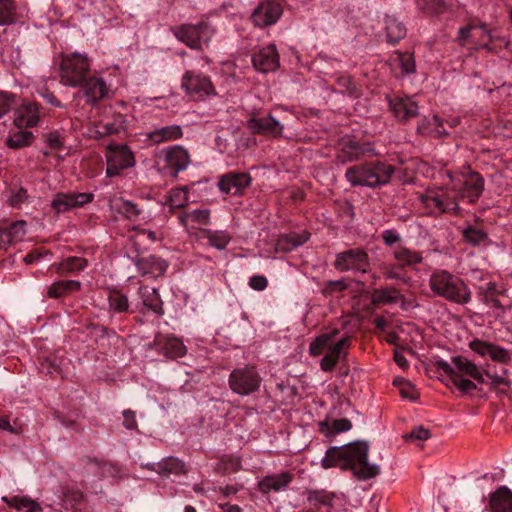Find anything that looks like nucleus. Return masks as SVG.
<instances>
[{
	"label": "nucleus",
	"instance_id": "55",
	"mask_svg": "<svg viewBox=\"0 0 512 512\" xmlns=\"http://www.w3.org/2000/svg\"><path fill=\"white\" fill-rule=\"evenodd\" d=\"M418 6L432 14H439L446 7L444 0H418Z\"/></svg>",
	"mask_w": 512,
	"mask_h": 512
},
{
	"label": "nucleus",
	"instance_id": "5",
	"mask_svg": "<svg viewBox=\"0 0 512 512\" xmlns=\"http://www.w3.org/2000/svg\"><path fill=\"white\" fill-rule=\"evenodd\" d=\"M434 294L457 304H466L471 300V291L464 281L446 270H435L429 279Z\"/></svg>",
	"mask_w": 512,
	"mask_h": 512
},
{
	"label": "nucleus",
	"instance_id": "37",
	"mask_svg": "<svg viewBox=\"0 0 512 512\" xmlns=\"http://www.w3.org/2000/svg\"><path fill=\"white\" fill-rule=\"evenodd\" d=\"M182 128L179 125H169L155 129L148 133V138L153 144L177 140L182 137Z\"/></svg>",
	"mask_w": 512,
	"mask_h": 512
},
{
	"label": "nucleus",
	"instance_id": "46",
	"mask_svg": "<svg viewBox=\"0 0 512 512\" xmlns=\"http://www.w3.org/2000/svg\"><path fill=\"white\" fill-rule=\"evenodd\" d=\"M508 375L509 371L507 369H503L501 374H494L490 371H485V376L490 380V388L497 390L500 393H506V390L501 389V387L509 388L511 385Z\"/></svg>",
	"mask_w": 512,
	"mask_h": 512
},
{
	"label": "nucleus",
	"instance_id": "1",
	"mask_svg": "<svg viewBox=\"0 0 512 512\" xmlns=\"http://www.w3.org/2000/svg\"><path fill=\"white\" fill-rule=\"evenodd\" d=\"M450 182L445 188L428 190L420 195L419 200L428 215L452 214L460 215L462 209L459 199L475 203L484 190L483 177L474 171H468L456 176L449 174Z\"/></svg>",
	"mask_w": 512,
	"mask_h": 512
},
{
	"label": "nucleus",
	"instance_id": "24",
	"mask_svg": "<svg viewBox=\"0 0 512 512\" xmlns=\"http://www.w3.org/2000/svg\"><path fill=\"white\" fill-rule=\"evenodd\" d=\"M293 479L294 474L289 471L267 475L259 481V490L262 493L280 492L285 490Z\"/></svg>",
	"mask_w": 512,
	"mask_h": 512
},
{
	"label": "nucleus",
	"instance_id": "39",
	"mask_svg": "<svg viewBox=\"0 0 512 512\" xmlns=\"http://www.w3.org/2000/svg\"><path fill=\"white\" fill-rule=\"evenodd\" d=\"M157 467V473L160 475H182L186 473L185 463L172 456L163 458L157 463Z\"/></svg>",
	"mask_w": 512,
	"mask_h": 512
},
{
	"label": "nucleus",
	"instance_id": "27",
	"mask_svg": "<svg viewBox=\"0 0 512 512\" xmlns=\"http://www.w3.org/2000/svg\"><path fill=\"white\" fill-rule=\"evenodd\" d=\"M135 265L143 276L151 275L153 277L164 274L168 268V264L165 260L154 255L135 259Z\"/></svg>",
	"mask_w": 512,
	"mask_h": 512
},
{
	"label": "nucleus",
	"instance_id": "28",
	"mask_svg": "<svg viewBox=\"0 0 512 512\" xmlns=\"http://www.w3.org/2000/svg\"><path fill=\"white\" fill-rule=\"evenodd\" d=\"M88 266V261L79 256H69L51 265V269L61 276L77 275Z\"/></svg>",
	"mask_w": 512,
	"mask_h": 512
},
{
	"label": "nucleus",
	"instance_id": "42",
	"mask_svg": "<svg viewBox=\"0 0 512 512\" xmlns=\"http://www.w3.org/2000/svg\"><path fill=\"white\" fill-rule=\"evenodd\" d=\"M202 234L209 245L218 250H224L232 239L231 234L226 230L203 229Z\"/></svg>",
	"mask_w": 512,
	"mask_h": 512
},
{
	"label": "nucleus",
	"instance_id": "35",
	"mask_svg": "<svg viewBox=\"0 0 512 512\" xmlns=\"http://www.w3.org/2000/svg\"><path fill=\"white\" fill-rule=\"evenodd\" d=\"M393 257L404 268H414L423 260L422 254L404 246H397L392 251Z\"/></svg>",
	"mask_w": 512,
	"mask_h": 512
},
{
	"label": "nucleus",
	"instance_id": "19",
	"mask_svg": "<svg viewBox=\"0 0 512 512\" xmlns=\"http://www.w3.org/2000/svg\"><path fill=\"white\" fill-rule=\"evenodd\" d=\"M252 63L256 70L262 73L275 71L279 67V54L276 46L270 44L252 56Z\"/></svg>",
	"mask_w": 512,
	"mask_h": 512
},
{
	"label": "nucleus",
	"instance_id": "43",
	"mask_svg": "<svg viewBox=\"0 0 512 512\" xmlns=\"http://www.w3.org/2000/svg\"><path fill=\"white\" fill-rule=\"evenodd\" d=\"M351 427V421L346 418L336 419L331 423L329 421H322L319 423V430L326 437H332L335 434L346 432L350 430Z\"/></svg>",
	"mask_w": 512,
	"mask_h": 512
},
{
	"label": "nucleus",
	"instance_id": "56",
	"mask_svg": "<svg viewBox=\"0 0 512 512\" xmlns=\"http://www.w3.org/2000/svg\"><path fill=\"white\" fill-rule=\"evenodd\" d=\"M478 27L484 31L485 35L489 39V43L480 44L477 47V49L483 48V49H487L488 51H494V47L492 46V43H494L495 41H500L501 44H503L504 46H508L509 42L507 41V39L505 37H500V36L494 35L491 31L487 30L486 24H481Z\"/></svg>",
	"mask_w": 512,
	"mask_h": 512
},
{
	"label": "nucleus",
	"instance_id": "26",
	"mask_svg": "<svg viewBox=\"0 0 512 512\" xmlns=\"http://www.w3.org/2000/svg\"><path fill=\"white\" fill-rule=\"evenodd\" d=\"M25 234L26 222L23 220L0 226V248L6 249L7 246L21 241Z\"/></svg>",
	"mask_w": 512,
	"mask_h": 512
},
{
	"label": "nucleus",
	"instance_id": "16",
	"mask_svg": "<svg viewBox=\"0 0 512 512\" xmlns=\"http://www.w3.org/2000/svg\"><path fill=\"white\" fill-rule=\"evenodd\" d=\"M283 13L282 6L274 0H266L255 8L252 13V21L255 26L264 28L275 24Z\"/></svg>",
	"mask_w": 512,
	"mask_h": 512
},
{
	"label": "nucleus",
	"instance_id": "10",
	"mask_svg": "<svg viewBox=\"0 0 512 512\" xmlns=\"http://www.w3.org/2000/svg\"><path fill=\"white\" fill-rule=\"evenodd\" d=\"M190 162L188 151L180 145L166 147L158 154V165L171 177H177L178 173L184 171Z\"/></svg>",
	"mask_w": 512,
	"mask_h": 512
},
{
	"label": "nucleus",
	"instance_id": "12",
	"mask_svg": "<svg viewBox=\"0 0 512 512\" xmlns=\"http://www.w3.org/2000/svg\"><path fill=\"white\" fill-rule=\"evenodd\" d=\"M181 87L187 94L199 99L216 94L210 78L197 71H187L182 77Z\"/></svg>",
	"mask_w": 512,
	"mask_h": 512
},
{
	"label": "nucleus",
	"instance_id": "8",
	"mask_svg": "<svg viewBox=\"0 0 512 512\" xmlns=\"http://www.w3.org/2000/svg\"><path fill=\"white\" fill-rule=\"evenodd\" d=\"M172 32L179 41L194 50H203L214 35V29L206 22L182 24L173 27Z\"/></svg>",
	"mask_w": 512,
	"mask_h": 512
},
{
	"label": "nucleus",
	"instance_id": "15",
	"mask_svg": "<svg viewBox=\"0 0 512 512\" xmlns=\"http://www.w3.org/2000/svg\"><path fill=\"white\" fill-rule=\"evenodd\" d=\"M339 146L337 161L341 164L358 161L374 152L369 143H361L351 138H343Z\"/></svg>",
	"mask_w": 512,
	"mask_h": 512
},
{
	"label": "nucleus",
	"instance_id": "18",
	"mask_svg": "<svg viewBox=\"0 0 512 512\" xmlns=\"http://www.w3.org/2000/svg\"><path fill=\"white\" fill-rule=\"evenodd\" d=\"M246 125L253 134L278 137L283 132V125L271 114L266 117L252 116L247 120Z\"/></svg>",
	"mask_w": 512,
	"mask_h": 512
},
{
	"label": "nucleus",
	"instance_id": "44",
	"mask_svg": "<svg viewBox=\"0 0 512 512\" xmlns=\"http://www.w3.org/2000/svg\"><path fill=\"white\" fill-rule=\"evenodd\" d=\"M400 297V292L397 289L386 287L374 290L371 300L373 304L385 305L397 302Z\"/></svg>",
	"mask_w": 512,
	"mask_h": 512
},
{
	"label": "nucleus",
	"instance_id": "22",
	"mask_svg": "<svg viewBox=\"0 0 512 512\" xmlns=\"http://www.w3.org/2000/svg\"><path fill=\"white\" fill-rule=\"evenodd\" d=\"M389 107L395 117L406 122L418 115V104L411 97H395L389 100Z\"/></svg>",
	"mask_w": 512,
	"mask_h": 512
},
{
	"label": "nucleus",
	"instance_id": "63",
	"mask_svg": "<svg viewBox=\"0 0 512 512\" xmlns=\"http://www.w3.org/2000/svg\"><path fill=\"white\" fill-rule=\"evenodd\" d=\"M383 243L387 246H392L401 241V235L392 229L384 230L381 234Z\"/></svg>",
	"mask_w": 512,
	"mask_h": 512
},
{
	"label": "nucleus",
	"instance_id": "52",
	"mask_svg": "<svg viewBox=\"0 0 512 512\" xmlns=\"http://www.w3.org/2000/svg\"><path fill=\"white\" fill-rule=\"evenodd\" d=\"M188 200L187 191L185 188L173 189L169 192L167 203L172 208L183 207Z\"/></svg>",
	"mask_w": 512,
	"mask_h": 512
},
{
	"label": "nucleus",
	"instance_id": "23",
	"mask_svg": "<svg viewBox=\"0 0 512 512\" xmlns=\"http://www.w3.org/2000/svg\"><path fill=\"white\" fill-rule=\"evenodd\" d=\"M334 495L323 490L307 493L308 507L299 512H332Z\"/></svg>",
	"mask_w": 512,
	"mask_h": 512
},
{
	"label": "nucleus",
	"instance_id": "47",
	"mask_svg": "<svg viewBox=\"0 0 512 512\" xmlns=\"http://www.w3.org/2000/svg\"><path fill=\"white\" fill-rule=\"evenodd\" d=\"M109 308L116 313H125L129 309L128 297L119 291H111L108 296Z\"/></svg>",
	"mask_w": 512,
	"mask_h": 512
},
{
	"label": "nucleus",
	"instance_id": "41",
	"mask_svg": "<svg viewBox=\"0 0 512 512\" xmlns=\"http://www.w3.org/2000/svg\"><path fill=\"white\" fill-rule=\"evenodd\" d=\"M34 135L32 132L17 128L11 130L6 138V144L11 149L27 147L32 143Z\"/></svg>",
	"mask_w": 512,
	"mask_h": 512
},
{
	"label": "nucleus",
	"instance_id": "17",
	"mask_svg": "<svg viewBox=\"0 0 512 512\" xmlns=\"http://www.w3.org/2000/svg\"><path fill=\"white\" fill-rule=\"evenodd\" d=\"M469 348L480 356H489L494 362L503 365H510L512 363L511 353L504 347L495 343L474 339L469 343Z\"/></svg>",
	"mask_w": 512,
	"mask_h": 512
},
{
	"label": "nucleus",
	"instance_id": "59",
	"mask_svg": "<svg viewBox=\"0 0 512 512\" xmlns=\"http://www.w3.org/2000/svg\"><path fill=\"white\" fill-rule=\"evenodd\" d=\"M96 127H97L96 132L101 137H104V136H107V135L116 134L120 130L119 125H117L116 123H112V122H107V123L106 122H100Z\"/></svg>",
	"mask_w": 512,
	"mask_h": 512
},
{
	"label": "nucleus",
	"instance_id": "29",
	"mask_svg": "<svg viewBox=\"0 0 512 512\" xmlns=\"http://www.w3.org/2000/svg\"><path fill=\"white\" fill-rule=\"evenodd\" d=\"M491 512H512V491L507 486H500L489 496Z\"/></svg>",
	"mask_w": 512,
	"mask_h": 512
},
{
	"label": "nucleus",
	"instance_id": "11",
	"mask_svg": "<svg viewBox=\"0 0 512 512\" xmlns=\"http://www.w3.org/2000/svg\"><path fill=\"white\" fill-rule=\"evenodd\" d=\"M333 266L340 272L365 274L370 270V257L362 248H351L336 254Z\"/></svg>",
	"mask_w": 512,
	"mask_h": 512
},
{
	"label": "nucleus",
	"instance_id": "53",
	"mask_svg": "<svg viewBox=\"0 0 512 512\" xmlns=\"http://www.w3.org/2000/svg\"><path fill=\"white\" fill-rule=\"evenodd\" d=\"M241 467V461L238 457L223 456L217 466V470L222 473L236 472Z\"/></svg>",
	"mask_w": 512,
	"mask_h": 512
},
{
	"label": "nucleus",
	"instance_id": "9",
	"mask_svg": "<svg viewBox=\"0 0 512 512\" xmlns=\"http://www.w3.org/2000/svg\"><path fill=\"white\" fill-rule=\"evenodd\" d=\"M262 382L255 366L246 365L234 369L229 376L230 389L241 396L250 395L259 390Z\"/></svg>",
	"mask_w": 512,
	"mask_h": 512
},
{
	"label": "nucleus",
	"instance_id": "6",
	"mask_svg": "<svg viewBox=\"0 0 512 512\" xmlns=\"http://www.w3.org/2000/svg\"><path fill=\"white\" fill-rule=\"evenodd\" d=\"M435 365L440 375L445 376L447 381L461 392L468 393L477 388L476 384L465 376L471 377L479 367L466 357L454 356L451 358V363L438 360Z\"/></svg>",
	"mask_w": 512,
	"mask_h": 512
},
{
	"label": "nucleus",
	"instance_id": "7",
	"mask_svg": "<svg viewBox=\"0 0 512 512\" xmlns=\"http://www.w3.org/2000/svg\"><path fill=\"white\" fill-rule=\"evenodd\" d=\"M90 71V62L86 55L74 52L63 54L60 62V83L69 87L81 86Z\"/></svg>",
	"mask_w": 512,
	"mask_h": 512
},
{
	"label": "nucleus",
	"instance_id": "57",
	"mask_svg": "<svg viewBox=\"0 0 512 512\" xmlns=\"http://www.w3.org/2000/svg\"><path fill=\"white\" fill-rule=\"evenodd\" d=\"M431 437V433L428 429H425L423 426H418L414 428L408 435H406V439L412 442H415L417 445H421V443Z\"/></svg>",
	"mask_w": 512,
	"mask_h": 512
},
{
	"label": "nucleus",
	"instance_id": "25",
	"mask_svg": "<svg viewBox=\"0 0 512 512\" xmlns=\"http://www.w3.org/2000/svg\"><path fill=\"white\" fill-rule=\"evenodd\" d=\"M83 87L84 96L87 98V103L96 105L98 101L106 97L108 87L102 78L86 77V80L81 85Z\"/></svg>",
	"mask_w": 512,
	"mask_h": 512
},
{
	"label": "nucleus",
	"instance_id": "36",
	"mask_svg": "<svg viewBox=\"0 0 512 512\" xmlns=\"http://www.w3.org/2000/svg\"><path fill=\"white\" fill-rule=\"evenodd\" d=\"M417 132L422 135H432L434 137H442L447 135L443 121L436 115L424 117L418 124Z\"/></svg>",
	"mask_w": 512,
	"mask_h": 512
},
{
	"label": "nucleus",
	"instance_id": "4",
	"mask_svg": "<svg viewBox=\"0 0 512 512\" xmlns=\"http://www.w3.org/2000/svg\"><path fill=\"white\" fill-rule=\"evenodd\" d=\"M339 332V329L333 328L317 336L309 345V353L314 357L326 352L320 361V368L324 372L333 371L341 357L342 351L350 346L349 337H343L336 343H332V340Z\"/></svg>",
	"mask_w": 512,
	"mask_h": 512
},
{
	"label": "nucleus",
	"instance_id": "54",
	"mask_svg": "<svg viewBox=\"0 0 512 512\" xmlns=\"http://www.w3.org/2000/svg\"><path fill=\"white\" fill-rule=\"evenodd\" d=\"M83 500V494L80 490L74 488H67L64 491L63 501L66 506L74 509Z\"/></svg>",
	"mask_w": 512,
	"mask_h": 512
},
{
	"label": "nucleus",
	"instance_id": "62",
	"mask_svg": "<svg viewBox=\"0 0 512 512\" xmlns=\"http://www.w3.org/2000/svg\"><path fill=\"white\" fill-rule=\"evenodd\" d=\"M123 415V426L129 430H137L138 424L136 420V414L130 409H126L122 412Z\"/></svg>",
	"mask_w": 512,
	"mask_h": 512
},
{
	"label": "nucleus",
	"instance_id": "50",
	"mask_svg": "<svg viewBox=\"0 0 512 512\" xmlns=\"http://www.w3.org/2000/svg\"><path fill=\"white\" fill-rule=\"evenodd\" d=\"M393 61L400 66L402 73L412 74L415 72L416 64L412 54L397 52Z\"/></svg>",
	"mask_w": 512,
	"mask_h": 512
},
{
	"label": "nucleus",
	"instance_id": "13",
	"mask_svg": "<svg viewBox=\"0 0 512 512\" xmlns=\"http://www.w3.org/2000/svg\"><path fill=\"white\" fill-rule=\"evenodd\" d=\"M106 159V175L108 177H115L121 170L132 167L135 164L132 152L124 145L109 146Z\"/></svg>",
	"mask_w": 512,
	"mask_h": 512
},
{
	"label": "nucleus",
	"instance_id": "40",
	"mask_svg": "<svg viewBox=\"0 0 512 512\" xmlns=\"http://www.w3.org/2000/svg\"><path fill=\"white\" fill-rule=\"evenodd\" d=\"M385 30L387 40L392 44H396L406 35V27L394 16H386Z\"/></svg>",
	"mask_w": 512,
	"mask_h": 512
},
{
	"label": "nucleus",
	"instance_id": "34",
	"mask_svg": "<svg viewBox=\"0 0 512 512\" xmlns=\"http://www.w3.org/2000/svg\"><path fill=\"white\" fill-rule=\"evenodd\" d=\"M9 507L18 511L41 512V505L27 495L3 496L1 498Z\"/></svg>",
	"mask_w": 512,
	"mask_h": 512
},
{
	"label": "nucleus",
	"instance_id": "20",
	"mask_svg": "<svg viewBox=\"0 0 512 512\" xmlns=\"http://www.w3.org/2000/svg\"><path fill=\"white\" fill-rule=\"evenodd\" d=\"M251 180V176L248 173L231 172L220 178L218 187L226 194L237 195L242 193L243 190L250 185Z\"/></svg>",
	"mask_w": 512,
	"mask_h": 512
},
{
	"label": "nucleus",
	"instance_id": "3",
	"mask_svg": "<svg viewBox=\"0 0 512 512\" xmlns=\"http://www.w3.org/2000/svg\"><path fill=\"white\" fill-rule=\"evenodd\" d=\"M394 172L393 165L381 160H372L348 167L345 179L354 187L377 188L388 184Z\"/></svg>",
	"mask_w": 512,
	"mask_h": 512
},
{
	"label": "nucleus",
	"instance_id": "61",
	"mask_svg": "<svg viewBox=\"0 0 512 512\" xmlns=\"http://www.w3.org/2000/svg\"><path fill=\"white\" fill-rule=\"evenodd\" d=\"M48 254H50V252L48 250L37 248V249H34V250L30 251L29 253H27L24 256L23 261L26 264L38 263L42 257H44L45 255H48Z\"/></svg>",
	"mask_w": 512,
	"mask_h": 512
},
{
	"label": "nucleus",
	"instance_id": "58",
	"mask_svg": "<svg viewBox=\"0 0 512 512\" xmlns=\"http://www.w3.org/2000/svg\"><path fill=\"white\" fill-rule=\"evenodd\" d=\"M14 103V95L7 92H0V118L11 110Z\"/></svg>",
	"mask_w": 512,
	"mask_h": 512
},
{
	"label": "nucleus",
	"instance_id": "38",
	"mask_svg": "<svg viewBox=\"0 0 512 512\" xmlns=\"http://www.w3.org/2000/svg\"><path fill=\"white\" fill-rule=\"evenodd\" d=\"M81 288V283L78 280H59L52 283L47 288V297L61 298L69 295L73 291H78Z\"/></svg>",
	"mask_w": 512,
	"mask_h": 512
},
{
	"label": "nucleus",
	"instance_id": "33",
	"mask_svg": "<svg viewBox=\"0 0 512 512\" xmlns=\"http://www.w3.org/2000/svg\"><path fill=\"white\" fill-rule=\"evenodd\" d=\"M157 342L164 355L171 359L183 357L187 352L182 340L175 336H165L157 339Z\"/></svg>",
	"mask_w": 512,
	"mask_h": 512
},
{
	"label": "nucleus",
	"instance_id": "14",
	"mask_svg": "<svg viewBox=\"0 0 512 512\" xmlns=\"http://www.w3.org/2000/svg\"><path fill=\"white\" fill-rule=\"evenodd\" d=\"M94 199L93 193L86 192H69L57 193L51 201V207L55 213H65L72 209L83 207L84 205L92 202Z\"/></svg>",
	"mask_w": 512,
	"mask_h": 512
},
{
	"label": "nucleus",
	"instance_id": "48",
	"mask_svg": "<svg viewBox=\"0 0 512 512\" xmlns=\"http://www.w3.org/2000/svg\"><path fill=\"white\" fill-rule=\"evenodd\" d=\"M16 8L12 0H0V26L11 25L16 20Z\"/></svg>",
	"mask_w": 512,
	"mask_h": 512
},
{
	"label": "nucleus",
	"instance_id": "30",
	"mask_svg": "<svg viewBox=\"0 0 512 512\" xmlns=\"http://www.w3.org/2000/svg\"><path fill=\"white\" fill-rule=\"evenodd\" d=\"M309 237L310 234L306 231H302L301 233L292 232L282 235L276 242V250L283 253L291 252L306 243L309 240Z\"/></svg>",
	"mask_w": 512,
	"mask_h": 512
},
{
	"label": "nucleus",
	"instance_id": "49",
	"mask_svg": "<svg viewBox=\"0 0 512 512\" xmlns=\"http://www.w3.org/2000/svg\"><path fill=\"white\" fill-rule=\"evenodd\" d=\"M180 220L183 224H186V221H192L201 225H207L210 222V211L208 209H195L186 212L180 217Z\"/></svg>",
	"mask_w": 512,
	"mask_h": 512
},
{
	"label": "nucleus",
	"instance_id": "2",
	"mask_svg": "<svg viewBox=\"0 0 512 512\" xmlns=\"http://www.w3.org/2000/svg\"><path fill=\"white\" fill-rule=\"evenodd\" d=\"M369 446L366 442H355L345 447H330L321 460L324 469L340 467L343 470H351L353 475L360 480H366L377 476L380 467L368 462Z\"/></svg>",
	"mask_w": 512,
	"mask_h": 512
},
{
	"label": "nucleus",
	"instance_id": "21",
	"mask_svg": "<svg viewBox=\"0 0 512 512\" xmlns=\"http://www.w3.org/2000/svg\"><path fill=\"white\" fill-rule=\"evenodd\" d=\"M14 123L17 128L34 127L40 119V108L35 102H23L15 112Z\"/></svg>",
	"mask_w": 512,
	"mask_h": 512
},
{
	"label": "nucleus",
	"instance_id": "60",
	"mask_svg": "<svg viewBox=\"0 0 512 512\" xmlns=\"http://www.w3.org/2000/svg\"><path fill=\"white\" fill-rule=\"evenodd\" d=\"M348 288L347 283L343 280H330L325 283L323 294H331L335 291H343Z\"/></svg>",
	"mask_w": 512,
	"mask_h": 512
},
{
	"label": "nucleus",
	"instance_id": "64",
	"mask_svg": "<svg viewBox=\"0 0 512 512\" xmlns=\"http://www.w3.org/2000/svg\"><path fill=\"white\" fill-rule=\"evenodd\" d=\"M400 393L403 398L416 400L418 398V392L415 387L409 382H403V385L400 387Z\"/></svg>",
	"mask_w": 512,
	"mask_h": 512
},
{
	"label": "nucleus",
	"instance_id": "31",
	"mask_svg": "<svg viewBox=\"0 0 512 512\" xmlns=\"http://www.w3.org/2000/svg\"><path fill=\"white\" fill-rule=\"evenodd\" d=\"M110 208L114 213L122 215L130 221L138 220L141 209L138 205L122 197L114 198L110 201Z\"/></svg>",
	"mask_w": 512,
	"mask_h": 512
},
{
	"label": "nucleus",
	"instance_id": "32",
	"mask_svg": "<svg viewBox=\"0 0 512 512\" xmlns=\"http://www.w3.org/2000/svg\"><path fill=\"white\" fill-rule=\"evenodd\" d=\"M138 293L144 308L153 311L159 316L164 314L162 301L156 288L143 286L139 288Z\"/></svg>",
	"mask_w": 512,
	"mask_h": 512
},
{
	"label": "nucleus",
	"instance_id": "45",
	"mask_svg": "<svg viewBox=\"0 0 512 512\" xmlns=\"http://www.w3.org/2000/svg\"><path fill=\"white\" fill-rule=\"evenodd\" d=\"M462 237L466 243L472 246L484 245L488 241V234L484 230L476 228L471 224H467L462 230Z\"/></svg>",
	"mask_w": 512,
	"mask_h": 512
},
{
	"label": "nucleus",
	"instance_id": "51",
	"mask_svg": "<svg viewBox=\"0 0 512 512\" xmlns=\"http://www.w3.org/2000/svg\"><path fill=\"white\" fill-rule=\"evenodd\" d=\"M385 277L387 279L398 280L402 283H408L410 281V277L406 274L405 268L397 262L386 268Z\"/></svg>",
	"mask_w": 512,
	"mask_h": 512
}]
</instances>
